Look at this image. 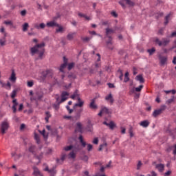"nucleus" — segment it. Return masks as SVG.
<instances>
[{"instance_id":"1","label":"nucleus","mask_w":176,"mask_h":176,"mask_svg":"<svg viewBox=\"0 0 176 176\" xmlns=\"http://www.w3.org/2000/svg\"><path fill=\"white\" fill-rule=\"evenodd\" d=\"M45 43H41V44H37L33 47L30 48V54L32 56H35V54H38V58L42 60L43 58V54H45Z\"/></svg>"},{"instance_id":"2","label":"nucleus","mask_w":176,"mask_h":176,"mask_svg":"<svg viewBox=\"0 0 176 176\" xmlns=\"http://www.w3.org/2000/svg\"><path fill=\"white\" fill-rule=\"evenodd\" d=\"M115 32V30L111 28H107L106 29V35L108 38H109V41L107 42V47L108 49H110V50H113V47H112V38L111 37V34H113Z\"/></svg>"},{"instance_id":"3","label":"nucleus","mask_w":176,"mask_h":176,"mask_svg":"<svg viewBox=\"0 0 176 176\" xmlns=\"http://www.w3.org/2000/svg\"><path fill=\"white\" fill-rule=\"evenodd\" d=\"M8 130H9V122L8 121H3L1 122L0 127L1 134H2V135L6 134Z\"/></svg>"},{"instance_id":"4","label":"nucleus","mask_w":176,"mask_h":176,"mask_svg":"<svg viewBox=\"0 0 176 176\" xmlns=\"http://www.w3.org/2000/svg\"><path fill=\"white\" fill-rule=\"evenodd\" d=\"M155 43L159 46H167L168 43H170V40L168 38H163L162 41L159 38H156L155 40Z\"/></svg>"},{"instance_id":"5","label":"nucleus","mask_w":176,"mask_h":176,"mask_svg":"<svg viewBox=\"0 0 176 176\" xmlns=\"http://www.w3.org/2000/svg\"><path fill=\"white\" fill-rule=\"evenodd\" d=\"M42 76H43V79H46V78H48V79H50L53 78V70L47 69L46 71L43 72Z\"/></svg>"},{"instance_id":"6","label":"nucleus","mask_w":176,"mask_h":176,"mask_svg":"<svg viewBox=\"0 0 176 176\" xmlns=\"http://www.w3.org/2000/svg\"><path fill=\"white\" fill-rule=\"evenodd\" d=\"M166 108L167 107L166 105L161 106L160 109L154 111V112L153 113V116L154 118L159 116V115H161V113H162L164 111H166Z\"/></svg>"},{"instance_id":"7","label":"nucleus","mask_w":176,"mask_h":176,"mask_svg":"<svg viewBox=\"0 0 176 176\" xmlns=\"http://www.w3.org/2000/svg\"><path fill=\"white\" fill-rule=\"evenodd\" d=\"M82 112H83V109H80L77 110L75 116H72V122H77V120H79V119H80V116H82Z\"/></svg>"},{"instance_id":"8","label":"nucleus","mask_w":176,"mask_h":176,"mask_svg":"<svg viewBox=\"0 0 176 176\" xmlns=\"http://www.w3.org/2000/svg\"><path fill=\"white\" fill-rule=\"evenodd\" d=\"M68 96H69V94L67 91H63L61 94V100L59 102V104H62V102H64L65 101H67L68 100Z\"/></svg>"},{"instance_id":"9","label":"nucleus","mask_w":176,"mask_h":176,"mask_svg":"<svg viewBox=\"0 0 176 176\" xmlns=\"http://www.w3.org/2000/svg\"><path fill=\"white\" fill-rule=\"evenodd\" d=\"M63 64H62L59 68L60 72H64V69L67 68V66L68 65V59H67L65 56L63 57Z\"/></svg>"},{"instance_id":"10","label":"nucleus","mask_w":176,"mask_h":176,"mask_svg":"<svg viewBox=\"0 0 176 176\" xmlns=\"http://www.w3.org/2000/svg\"><path fill=\"white\" fill-rule=\"evenodd\" d=\"M45 171H48L51 176H56V174H57V170H56V166H54L51 169H49V167L47 166L45 168Z\"/></svg>"},{"instance_id":"11","label":"nucleus","mask_w":176,"mask_h":176,"mask_svg":"<svg viewBox=\"0 0 176 176\" xmlns=\"http://www.w3.org/2000/svg\"><path fill=\"white\" fill-rule=\"evenodd\" d=\"M85 105V102L80 99V98H78V103H76L73 109H76L77 107H79V108H82Z\"/></svg>"},{"instance_id":"12","label":"nucleus","mask_w":176,"mask_h":176,"mask_svg":"<svg viewBox=\"0 0 176 176\" xmlns=\"http://www.w3.org/2000/svg\"><path fill=\"white\" fill-rule=\"evenodd\" d=\"M67 156H68V155H67V154L63 153L61 154L60 159H58V158L56 159V163L58 164H63V162L65 160V159H67Z\"/></svg>"},{"instance_id":"13","label":"nucleus","mask_w":176,"mask_h":176,"mask_svg":"<svg viewBox=\"0 0 176 176\" xmlns=\"http://www.w3.org/2000/svg\"><path fill=\"white\" fill-rule=\"evenodd\" d=\"M28 151L32 153L34 156L36 155V146L31 144L28 148Z\"/></svg>"},{"instance_id":"14","label":"nucleus","mask_w":176,"mask_h":176,"mask_svg":"<svg viewBox=\"0 0 176 176\" xmlns=\"http://www.w3.org/2000/svg\"><path fill=\"white\" fill-rule=\"evenodd\" d=\"M155 168L159 171V173H163L164 171V164H156Z\"/></svg>"},{"instance_id":"15","label":"nucleus","mask_w":176,"mask_h":176,"mask_svg":"<svg viewBox=\"0 0 176 176\" xmlns=\"http://www.w3.org/2000/svg\"><path fill=\"white\" fill-rule=\"evenodd\" d=\"M43 97V94L41 91H36L35 93L34 100H39Z\"/></svg>"},{"instance_id":"16","label":"nucleus","mask_w":176,"mask_h":176,"mask_svg":"<svg viewBox=\"0 0 176 176\" xmlns=\"http://www.w3.org/2000/svg\"><path fill=\"white\" fill-rule=\"evenodd\" d=\"M12 110H13V112L14 113H16V112L17 111V105H19V102H17V99H14L12 100Z\"/></svg>"},{"instance_id":"17","label":"nucleus","mask_w":176,"mask_h":176,"mask_svg":"<svg viewBox=\"0 0 176 176\" xmlns=\"http://www.w3.org/2000/svg\"><path fill=\"white\" fill-rule=\"evenodd\" d=\"M103 124H105V126L109 127L111 130H113V129H115V124L113 123V122H110L109 123H108L106 121H104L103 122Z\"/></svg>"},{"instance_id":"18","label":"nucleus","mask_w":176,"mask_h":176,"mask_svg":"<svg viewBox=\"0 0 176 176\" xmlns=\"http://www.w3.org/2000/svg\"><path fill=\"white\" fill-rule=\"evenodd\" d=\"M16 79H17V78L16 77V73L14 72V70H12L11 76L10 77V80L11 82H12L13 83H14V82H16Z\"/></svg>"},{"instance_id":"19","label":"nucleus","mask_w":176,"mask_h":176,"mask_svg":"<svg viewBox=\"0 0 176 176\" xmlns=\"http://www.w3.org/2000/svg\"><path fill=\"white\" fill-rule=\"evenodd\" d=\"M82 123L77 122L75 131H78V133H82Z\"/></svg>"},{"instance_id":"20","label":"nucleus","mask_w":176,"mask_h":176,"mask_svg":"<svg viewBox=\"0 0 176 176\" xmlns=\"http://www.w3.org/2000/svg\"><path fill=\"white\" fill-rule=\"evenodd\" d=\"M89 108H91V109H97L98 107H97V104H96L95 99L91 100V102L89 104Z\"/></svg>"},{"instance_id":"21","label":"nucleus","mask_w":176,"mask_h":176,"mask_svg":"<svg viewBox=\"0 0 176 176\" xmlns=\"http://www.w3.org/2000/svg\"><path fill=\"white\" fill-rule=\"evenodd\" d=\"M106 101H109L110 104H113V97L112 96V94H109L105 97Z\"/></svg>"},{"instance_id":"22","label":"nucleus","mask_w":176,"mask_h":176,"mask_svg":"<svg viewBox=\"0 0 176 176\" xmlns=\"http://www.w3.org/2000/svg\"><path fill=\"white\" fill-rule=\"evenodd\" d=\"M68 159H75L76 157V153L74 152V151H71L68 155H67Z\"/></svg>"},{"instance_id":"23","label":"nucleus","mask_w":176,"mask_h":176,"mask_svg":"<svg viewBox=\"0 0 176 176\" xmlns=\"http://www.w3.org/2000/svg\"><path fill=\"white\" fill-rule=\"evenodd\" d=\"M149 124H150V122L148 120H144L140 123V126H142V127H144V128L148 127V126H149Z\"/></svg>"},{"instance_id":"24","label":"nucleus","mask_w":176,"mask_h":176,"mask_svg":"<svg viewBox=\"0 0 176 176\" xmlns=\"http://www.w3.org/2000/svg\"><path fill=\"white\" fill-rule=\"evenodd\" d=\"M34 170V175L35 176H42V174H41V171H39V169H38V168L36 167H34L33 168Z\"/></svg>"},{"instance_id":"25","label":"nucleus","mask_w":176,"mask_h":176,"mask_svg":"<svg viewBox=\"0 0 176 176\" xmlns=\"http://www.w3.org/2000/svg\"><path fill=\"white\" fill-rule=\"evenodd\" d=\"M5 43H6V33L4 34V36L2 38H0L1 46H5Z\"/></svg>"},{"instance_id":"26","label":"nucleus","mask_w":176,"mask_h":176,"mask_svg":"<svg viewBox=\"0 0 176 176\" xmlns=\"http://www.w3.org/2000/svg\"><path fill=\"white\" fill-rule=\"evenodd\" d=\"M75 35H76V32H71L67 34V38L69 41H72Z\"/></svg>"},{"instance_id":"27","label":"nucleus","mask_w":176,"mask_h":176,"mask_svg":"<svg viewBox=\"0 0 176 176\" xmlns=\"http://www.w3.org/2000/svg\"><path fill=\"white\" fill-rule=\"evenodd\" d=\"M160 60L161 65H164V64H166V63H167V58L166 57L161 56V57H160Z\"/></svg>"},{"instance_id":"28","label":"nucleus","mask_w":176,"mask_h":176,"mask_svg":"<svg viewBox=\"0 0 176 176\" xmlns=\"http://www.w3.org/2000/svg\"><path fill=\"white\" fill-rule=\"evenodd\" d=\"M77 97V100L78 98H79V94H78V90H76L74 93V94H72L70 97V98H72V100H75V98H76Z\"/></svg>"},{"instance_id":"29","label":"nucleus","mask_w":176,"mask_h":176,"mask_svg":"<svg viewBox=\"0 0 176 176\" xmlns=\"http://www.w3.org/2000/svg\"><path fill=\"white\" fill-rule=\"evenodd\" d=\"M28 27H30V25L28 24V23H25L23 25H22V30L23 31V32H27V31H28Z\"/></svg>"},{"instance_id":"30","label":"nucleus","mask_w":176,"mask_h":176,"mask_svg":"<svg viewBox=\"0 0 176 176\" xmlns=\"http://www.w3.org/2000/svg\"><path fill=\"white\" fill-rule=\"evenodd\" d=\"M47 25L48 27H58V24H57L54 21H50V22L47 23Z\"/></svg>"},{"instance_id":"31","label":"nucleus","mask_w":176,"mask_h":176,"mask_svg":"<svg viewBox=\"0 0 176 176\" xmlns=\"http://www.w3.org/2000/svg\"><path fill=\"white\" fill-rule=\"evenodd\" d=\"M136 80H138L140 83H144V77H142V75H138L135 78Z\"/></svg>"},{"instance_id":"32","label":"nucleus","mask_w":176,"mask_h":176,"mask_svg":"<svg viewBox=\"0 0 176 176\" xmlns=\"http://www.w3.org/2000/svg\"><path fill=\"white\" fill-rule=\"evenodd\" d=\"M34 140L36 142V144H38V145H39V144H41V138L39 137V135L37 133L34 134Z\"/></svg>"},{"instance_id":"33","label":"nucleus","mask_w":176,"mask_h":176,"mask_svg":"<svg viewBox=\"0 0 176 176\" xmlns=\"http://www.w3.org/2000/svg\"><path fill=\"white\" fill-rule=\"evenodd\" d=\"M101 111L103 113H105L106 115L109 114V109L107 108L106 107H102Z\"/></svg>"},{"instance_id":"34","label":"nucleus","mask_w":176,"mask_h":176,"mask_svg":"<svg viewBox=\"0 0 176 176\" xmlns=\"http://www.w3.org/2000/svg\"><path fill=\"white\" fill-rule=\"evenodd\" d=\"M144 88V85H140L138 87L136 88H133L132 89L133 93H134V91H137L138 93L141 91V90H142V89Z\"/></svg>"},{"instance_id":"35","label":"nucleus","mask_w":176,"mask_h":176,"mask_svg":"<svg viewBox=\"0 0 176 176\" xmlns=\"http://www.w3.org/2000/svg\"><path fill=\"white\" fill-rule=\"evenodd\" d=\"M78 140L80 144H82V146L85 148V146H86V142L83 141V136H82V135H80Z\"/></svg>"},{"instance_id":"36","label":"nucleus","mask_w":176,"mask_h":176,"mask_svg":"<svg viewBox=\"0 0 176 176\" xmlns=\"http://www.w3.org/2000/svg\"><path fill=\"white\" fill-rule=\"evenodd\" d=\"M0 85H1V87H5V86H7L9 90H10V87L12 86V85L9 82L7 84H5L1 80H0Z\"/></svg>"},{"instance_id":"37","label":"nucleus","mask_w":176,"mask_h":176,"mask_svg":"<svg viewBox=\"0 0 176 176\" xmlns=\"http://www.w3.org/2000/svg\"><path fill=\"white\" fill-rule=\"evenodd\" d=\"M46 117H45V121L47 122V123H49V118H52V114H50V111H47L45 113Z\"/></svg>"},{"instance_id":"38","label":"nucleus","mask_w":176,"mask_h":176,"mask_svg":"<svg viewBox=\"0 0 176 176\" xmlns=\"http://www.w3.org/2000/svg\"><path fill=\"white\" fill-rule=\"evenodd\" d=\"M175 100V96H173L170 99H168V100L166 101V104H167L168 105H170V104H172V102H174Z\"/></svg>"},{"instance_id":"39","label":"nucleus","mask_w":176,"mask_h":176,"mask_svg":"<svg viewBox=\"0 0 176 176\" xmlns=\"http://www.w3.org/2000/svg\"><path fill=\"white\" fill-rule=\"evenodd\" d=\"M129 72H126L124 74V82H125V83H126V82H129V80H130V78L129 77Z\"/></svg>"},{"instance_id":"40","label":"nucleus","mask_w":176,"mask_h":176,"mask_svg":"<svg viewBox=\"0 0 176 176\" xmlns=\"http://www.w3.org/2000/svg\"><path fill=\"white\" fill-rule=\"evenodd\" d=\"M126 1V4L129 5V6H134L135 3L134 1L131 0H122Z\"/></svg>"},{"instance_id":"41","label":"nucleus","mask_w":176,"mask_h":176,"mask_svg":"<svg viewBox=\"0 0 176 176\" xmlns=\"http://www.w3.org/2000/svg\"><path fill=\"white\" fill-rule=\"evenodd\" d=\"M147 52L148 53H149L150 56H152V54H153V53L156 52V49H155V47H153L151 49L147 50Z\"/></svg>"},{"instance_id":"42","label":"nucleus","mask_w":176,"mask_h":176,"mask_svg":"<svg viewBox=\"0 0 176 176\" xmlns=\"http://www.w3.org/2000/svg\"><path fill=\"white\" fill-rule=\"evenodd\" d=\"M72 148H74V146L70 145V146L64 147L63 150L65 151L66 152H68V151H71V149H72Z\"/></svg>"},{"instance_id":"43","label":"nucleus","mask_w":176,"mask_h":176,"mask_svg":"<svg viewBox=\"0 0 176 176\" xmlns=\"http://www.w3.org/2000/svg\"><path fill=\"white\" fill-rule=\"evenodd\" d=\"M78 16H80V17H84L85 19H86L87 20H90V17H89V16H86V14H82V13H78Z\"/></svg>"},{"instance_id":"44","label":"nucleus","mask_w":176,"mask_h":176,"mask_svg":"<svg viewBox=\"0 0 176 176\" xmlns=\"http://www.w3.org/2000/svg\"><path fill=\"white\" fill-rule=\"evenodd\" d=\"M171 16V14H168L166 17H165V22L164 24L165 25H167L168 24V19H170V16Z\"/></svg>"},{"instance_id":"45","label":"nucleus","mask_w":176,"mask_h":176,"mask_svg":"<svg viewBox=\"0 0 176 176\" xmlns=\"http://www.w3.org/2000/svg\"><path fill=\"white\" fill-rule=\"evenodd\" d=\"M74 67H75V63H69L67 69L69 71H71V69H72V68H74Z\"/></svg>"},{"instance_id":"46","label":"nucleus","mask_w":176,"mask_h":176,"mask_svg":"<svg viewBox=\"0 0 176 176\" xmlns=\"http://www.w3.org/2000/svg\"><path fill=\"white\" fill-rule=\"evenodd\" d=\"M3 24L6 25H13V22L12 21H4Z\"/></svg>"},{"instance_id":"47","label":"nucleus","mask_w":176,"mask_h":176,"mask_svg":"<svg viewBox=\"0 0 176 176\" xmlns=\"http://www.w3.org/2000/svg\"><path fill=\"white\" fill-rule=\"evenodd\" d=\"M36 159H38V160H41V159H42V157H43V153H41L40 155H38L36 153V155H34Z\"/></svg>"},{"instance_id":"48","label":"nucleus","mask_w":176,"mask_h":176,"mask_svg":"<svg viewBox=\"0 0 176 176\" xmlns=\"http://www.w3.org/2000/svg\"><path fill=\"white\" fill-rule=\"evenodd\" d=\"M60 104L61 103L58 102V103L54 104V109H56V111H58V109H60Z\"/></svg>"},{"instance_id":"49","label":"nucleus","mask_w":176,"mask_h":176,"mask_svg":"<svg viewBox=\"0 0 176 176\" xmlns=\"http://www.w3.org/2000/svg\"><path fill=\"white\" fill-rule=\"evenodd\" d=\"M141 167H142V162L141 161H138L137 164V170H140Z\"/></svg>"},{"instance_id":"50","label":"nucleus","mask_w":176,"mask_h":176,"mask_svg":"<svg viewBox=\"0 0 176 176\" xmlns=\"http://www.w3.org/2000/svg\"><path fill=\"white\" fill-rule=\"evenodd\" d=\"M45 27H46V25H45V23H41L39 26L36 25V28H38V29L41 28V30H43Z\"/></svg>"},{"instance_id":"51","label":"nucleus","mask_w":176,"mask_h":176,"mask_svg":"<svg viewBox=\"0 0 176 176\" xmlns=\"http://www.w3.org/2000/svg\"><path fill=\"white\" fill-rule=\"evenodd\" d=\"M107 143H104L103 144H101L100 146V148H99V151H102V149H104V148H107Z\"/></svg>"},{"instance_id":"52","label":"nucleus","mask_w":176,"mask_h":176,"mask_svg":"<svg viewBox=\"0 0 176 176\" xmlns=\"http://www.w3.org/2000/svg\"><path fill=\"white\" fill-rule=\"evenodd\" d=\"M16 94H17V91L16 90L12 91L11 94V98H14Z\"/></svg>"},{"instance_id":"53","label":"nucleus","mask_w":176,"mask_h":176,"mask_svg":"<svg viewBox=\"0 0 176 176\" xmlns=\"http://www.w3.org/2000/svg\"><path fill=\"white\" fill-rule=\"evenodd\" d=\"M53 150L52 148L47 149V152H45V155H52Z\"/></svg>"},{"instance_id":"54","label":"nucleus","mask_w":176,"mask_h":176,"mask_svg":"<svg viewBox=\"0 0 176 176\" xmlns=\"http://www.w3.org/2000/svg\"><path fill=\"white\" fill-rule=\"evenodd\" d=\"M66 109H67L69 114L72 113L74 112V109H71L69 106H66Z\"/></svg>"},{"instance_id":"55","label":"nucleus","mask_w":176,"mask_h":176,"mask_svg":"<svg viewBox=\"0 0 176 176\" xmlns=\"http://www.w3.org/2000/svg\"><path fill=\"white\" fill-rule=\"evenodd\" d=\"M34 86V82L33 81H28V87H32Z\"/></svg>"},{"instance_id":"56","label":"nucleus","mask_w":176,"mask_h":176,"mask_svg":"<svg viewBox=\"0 0 176 176\" xmlns=\"http://www.w3.org/2000/svg\"><path fill=\"white\" fill-rule=\"evenodd\" d=\"M91 149H93V145L90 144H87V151L89 152H90V151H91Z\"/></svg>"},{"instance_id":"57","label":"nucleus","mask_w":176,"mask_h":176,"mask_svg":"<svg viewBox=\"0 0 176 176\" xmlns=\"http://www.w3.org/2000/svg\"><path fill=\"white\" fill-rule=\"evenodd\" d=\"M82 40L83 42H89V41H90V37H83L82 38Z\"/></svg>"},{"instance_id":"58","label":"nucleus","mask_w":176,"mask_h":176,"mask_svg":"<svg viewBox=\"0 0 176 176\" xmlns=\"http://www.w3.org/2000/svg\"><path fill=\"white\" fill-rule=\"evenodd\" d=\"M63 30L64 29L63 28V27L59 26V28L56 29V32H63Z\"/></svg>"},{"instance_id":"59","label":"nucleus","mask_w":176,"mask_h":176,"mask_svg":"<svg viewBox=\"0 0 176 176\" xmlns=\"http://www.w3.org/2000/svg\"><path fill=\"white\" fill-rule=\"evenodd\" d=\"M171 151H173V146H168L166 148V152H168V153H170V152H171Z\"/></svg>"},{"instance_id":"60","label":"nucleus","mask_w":176,"mask_h":176,"mask_svg":"<svg viewBox=\"0 0 176 176\" xmlns=\"http://www.w3.org/2000/svg\"><path fill=\"white\" fill-rule=\"evenodd\" d=\"M93 144H95V145H97L98 144V138H95L93 140Z\"/></svg>"},{"instance_id":"61","label":"nucleus","mask_w":176,"mask_h":176,"mask_svg":"<svg viewBox=\"0 0 176 176\" xmlns=\"http://www.w3.org/2000/svg\"><path fill=\"white\" fill-rule=\"evenodd\" d=\"M137 71H138L137 67H133V75H137V74H138Z\"/></svg>"},{"instance_id":"62","label":"nucleus","mask_w":176,"mask_h":176,"mask_svg":"<svg viewBox=\"0 0 176 176\" xmlns=\"http://www.w3.org/2000/svg\"><path fill=\"white\" fill-rule=\"evenodd\" d=\"M25 14H27V10H22V11L21 12V16H25Z\"/></svg>"},{"instance_id":"63","label":"nucleus","mask_w":176,"mask_h":176,"mask_svg":"<svg viewBox=\"0 0 176 176\" xmlns=\"http://www.w3.org/2000/svg\"><path fill=\"white\" fill-rule=\"evenodd\" d=\"M64 119H68V120H72V116H65L63 117Z\"/></svg>"},{"instance_id":"64","label":"nucleus","mask_w":176,"mask_h":176,"mask_svg":"<svg viewBox=\"0 0 176 176\" xmlns=\"http://www.w3.org/2000/svg\"><path fill=\"white\" fill-rule=\"evenodd\" d=\"M170 175H171V170H168L166 173H165L164 176H170Z\"/></svg>"}]
</instances>
